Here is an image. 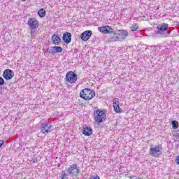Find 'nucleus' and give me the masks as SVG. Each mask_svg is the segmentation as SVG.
Returning <instances> with one entry per match:
<instances>
[{
  "instance_id": "f257e3e1",
  "label": "nucleus",
  "mask_w": 179,
  "mask_h": 179,
  "mask_svg": "<svg viewBox=\"0 0 179 179\" xmlns=\"http://www.w3.org/2000/svg\"><path fill=\"white\" fill-rule=\"evenodd\" d=\"M98 30L102 34H110L108 41L114 43L115 41H124L128 37V31L124 29L114 31V29L108 25L100 27Z\"/></svg>"
},
{
  "instance_id": "f03ea898",
  "label": "nucleus",
  "mask_w": 179,
  "mask_h": 179,
  "mask_svg": "<svg viewBox=\"0 0 179 179\" xmlns=\"http://www.w3.org/2000/svg\"><path fill=\"white\" fill-rule=\"evenodd\" d=\"M79 173H80V168L78 167V164H71L69 168L66 169L65 171H62L60 173L61 179H68V177H76Z\"/></svg>"
},
{
  "instance_id": "7ed1b4c3",
  "label": "nucleus",
  "mask_w": 179,
  "mask_h": 179,
  "mask_svg": "<svg viewBox=\"0 0 179 179\" xmlns=\"http://www.w3.org/2000/svg\"><path fill=\"white\" fill-rule=\"evenodd\" d=\"M96 96V92L94 90L90 88H85L80 92V97L83 100H92Z\"/></svg>"
},
{
  "instance_id": "20e7f679",
  "label": "nucleus",
  "mask_w": 179,
  "mask_h": 179,
  "mask_svg": "<svg viewBox=\"0 0 179 179\" xmlns=\"http://www.w3.org/2000/svg\"><path fill=\"white\" fill-rule=\"evenodd\" d=\"M94 121L96 124H101V122H104V121H106V115L103 110L97 109L94 111Z\"/></svg>"
},
{
  "instance_id": "39448f33",
  "label": "nucleus",
  "mask_w": 179,
  "mask_h": 179,
  "mask_svg": "<svg viewBox=\"0 0 179 179\" xmlns=\"http://www.w3.org/2000/svg\"><path fill=\"white\" fill-rule=\"evenodd\" d=\"M162 149H163V147L160 144L155 146L151 145L150 147V156L152 157H160L162 153Z\"/></svg>"
},
{
  "instance_id": "423d86ee",
  "label": "nucleus",
  "mask_w": 179,
  "mask_h": 179,
  "mask_svg": "<svg viewBox=\"0 0 179 179\" xmlns=\"http://www.w3.org/2000/svg\"><path fill=\"white\" fill-rule=\"evenodd\" d=\"M40 132L43 135H45V134H50V132H52V125L50 122H45L41 124L40 127Z\"/></svg>"
},
{
  "instance_id": "0eeeda50",
  "label": "nucleus",
  "mask_w": 179,
  "mask_h": 179,
  "mask_svg": "<svg viewBox=\"0 0 179 179\" xmlns=\"http://www.w3.org/2000/svg\"><path fill=\"white\" fill-rule=\"evenodd\" d=\"M65 80L69 83H76L78 74L73 71H68L66 74Z\"/></svg>"
},
{
  "instance_id": "6e6552de",
  "label": "nucleus",
  "mask_w": 179,
  "mask_h": 179,
  "mask_svg": "<svg viewBox=\"0 0 179 179\" xmlns=\"http://www.w3.org/2000/svg\"><path fill=\"white\" fill-rule=\"evenodd\" d=\"M38 21L35 17L29 18L27 21V26L31 30H36L38 27Z\"/></svg>"
},
{
  "instance_id": "1a4fd4ad",
  "label": "nucleus",
  "mask_w": 179,
  "mask_h": 179,
  "mask_svg": "<svg viewBox=\"0 0 179 179\" xmlns=\"http://www.w3.org/2000/svg\"><path fill=\"white\" fill-rule=\"evenodd\" d=\"M13 76H15V73L11 69H7L3 72V78H4L6 80H10Z\"/></svg>"
},
{
  "instance_id": "9d476101",
  "label": "nucleus",
  "mask_w": 179,
  "mask_h": 179,
  "mask_svg": "<svg viewBox=\"0 0 179 179\" xmlns=\"http://www.w3.org/2000/svg\"><path fill=\"white\" fill-rule=\"evenodd\" d=\"M93 32L90 30H87L80 34V38L83 41H87L92 37Z\"/></svg>"
},
{
  "instance_id": "9b49d317",
  "label": "nucleus",
  "mask_w": 179,
  "mask_h": 179,
  "mask_svg": "<svg viewBox=\"0 0 179 179\" xmlns=\"http://www.w3.org/2000/svg\"><path fill=\"white\" fill-rule=\"evenodd\" d=\"M64 49L61 46H53L50 48H48L47 51L49 54H58V52H61Z\"/></svg>"
},
{
  "instance_id": "f8f14e48",
  "label": "nucleus",
  "mask_w": 179,
  "mask_h": 179,
  "mask_svg": "<svg viewBox=\"0 0 179 179\" xmlns=\"http://www.w3.org/2000/svg\"><path fill=\"white\" fill-rule=\"evenodd\" d=\"M62 40L65 44H70V43L72 41V34L70 32L64 33Z\"/></svg>"
},
{
  "instance_id": "ddd939ff",
  "label": "nucleus",
  "mask_w": 179,
  "mask_h": 179,
  "mask_svg": "<svg viewBox=\"0 0 179 179\" xmlns=\"http://www.w3.org/2000/svg\"><path fill=\"white\" fill-rule=\"evenodd\" d=\"M92 134H93V129H92V127L88 126L83 127V135H85V136H90V135H92Z\"/></svg>"
},
{
  "instance_id": "4468645a",
  "label": "nucleus",
  "mask_w": 179,
  "mask_h": 179,
  "mask_svg": "<svg viewBox=\"0 0 179 179\" xmlns=\"http://www.w3.org/2000/svg\"><path fill=\"white\" fill-rule=\"evenodd\" d=\"M168 29H169V24H166V23H163L157 27V30H158L159 31H161V33L167 31Z\"/></svg>"
},
{
  "instance_id": "2eb2a0df",
  "label": "nucleus",
  "mask_w": 179,
  "mask_h": 179,
  "mask_svg": "<svg viewBox=\"0 0 179 179\" xmlns=\"http://www.w3.org/2000/svg\"><path fill=\"white\" fill-rule=\"evenodd\" d=\"M52 41L55 45H59V44H61V38L58 34H53L52 36Z\"/></svg>"
},
{
  "instance_id": "dca6fc26",
  "label": "nucleus",
  "mask_w": 179,
  "mask_h": 179,
  "mask_svg": "<svg viewBox=\"0 0 179 179\" xmlns=\"http://www.w3.org/2000/svg\"><path fill=\"white\" fill-rule=\"evenodd\" d=\"M170 33H171L170 31H167L166 33H163L160 31H155L153 35L157 36V34H160L161 36H162V37H169V36H170Z\"/></svg>"
},
{
  "instance_id": "f3484780",
  "label": "nucleus",
  "mask_w": 179,
  "mask_h": 179,
  "mask_svg": "<svg viewBox=\"0 0 179 179\" xmlns=\"http://www.w3.org/2000/svg\"><path fill=\"white\" fill-rule=\"evenodd\" d=\"M38 15L39 17H45V10L44 8H41L38 10Z\"/></svg>"
},
{
  "instance_id": "a211bd4d",
  "label": "nucleus",
  "mask_w": 179,
  "mask_h": 179,
  "mask_svg": "<svg viewBox=\"0 0 179 179\" xmlns=\"http://www.w3.org/2000/svg\"><path fill=\"white\" fill-rule=\"evenodd\" d=\"M171 124L173 129H177L178 128V122L177 120H172Z\"/></svg>"
},
{
  "instance_id": "6ab92c4d",
  "label": "nucleus",
  "mask_w": 179,
  "mask_h": 179,
  "mask_svg": "<svg viewBox=\"0 0 179 179\" xmlns=\"http://www.w3.org/2000/svg\"><path fill=\"white\" fill-rule=\"evenodd\" d=\"M118 106H120V99H118V98H115L113 99V108H115V107H118Z\"/></svg>"
},
{
  "instance_id": "aec40b11",
  "label": "nucleus",
  "mask_w": 179,
  "mask_h": 179,
  "mask_svg": "<svg viewBox=\"0 0 179 179\" xmlns=\"http://www.w3.org/2000/svg\"><path fill=\"white\" fill-rule=\"evenodd\" d=\"M130 29L131 31H136V30L139 29V25H138V24H133Z\"/></svg>"
},
{
  "instance_id": "412c9836",
  "label": "nucleus",
  "mask_w": 179,
  "mask_h": 179,
  "mask_svg": "<svg viewBox=\"0 0 179 179\" xmlns=\"http://www.w3.org/2000/svg\"><path fill=\"white\" fill-rule=\"evenodd\" d=\"M113 108H114V111H115L118 114H121V113H122V109H121V108H120V105Z\"/></svg>"
},
{
  "instance_id": "4be33fe9",
  "label": "nucleus",
  "mask_w": 179,
  "mask_h": 179,
  "mask_svg": "<svg viewBox=\"0 0 179 179\" xmlns=\"http://www.w3.org/2000/svg\"><path fill=\"white\" fill-rule=\"evenodd\" d=\"M172 135L175 138H179V130H173L172 132Z\"/></svg>"
},
{
  "instance_id": "5701e85b",
  "label": "nucleus",
  "mask_w": 179,
  "mask_h": 179,
  "mask_svg": "<svg viewBox=\"0 0 179 179\" xmlns=\"http://www.w3.org/2000/svg\"><path fill=\"white\" fill-rule=\"evenodd\" d=\"M3 85H5V80L0 76V86H3Z\"/></svg>"
},
{
  "instance_id": "b1692460",
  "label": "nucleus",
  "mask_w": 179,
  "mask_h": 179,
  "mask_svg": "<svg viewBox=\"0 0 179 179\" xmlns=\"http://www.w3.org/2000/svg\"><path fill=\"white\" fill-rule=\"evenodd\" d=\"M5 145V141L3 140H0V148H2Z\"/></svg>"
},
{
  "instance_id": "393cba45",
  "label": "nucleus",
  "mask_w": 179,
  "mask_h": 179,
  "mask_svg": "<svg viewBox=\"0 0 179 179\" xmlns=\"http://www.w3.org/2000/svg\"><path fill=\"white\" fill-rule=\"evenodd\" d=\"M33 163H37V162H38V160L37 159V157H34V159H32Z\"/></svg>"
},
{
  "instance_id": "a878e982",
  "label": "nucleus",
  "mask_w": 179,
  "mask_h": 179,
  "mask_svg": "<svg viewBox=\"0 0 179 179\" xmlns=\"http://www.w3.org/2000/svg\"><path fill=\"white\" fill-rule=\"evenodd\" d=\"M176 164H179V155L176 157Z\"/></svg>"
},
{
  "instance_id": "bb28decb",
  "label": "nucleus",
  "mask_w": 179,
  "mask_h": 179,
  "mask_svg": "<svg viewBox=\"0 0 179 179\" xmlns=\"http://www.w3.org/2000/svg\"><path fill=\"white\" fill-rule=\"evenodd\" d=\"M90 179H100V176H98L97 175H96L93 177V178H90Z\"/></svg>"
},
{
  "instance_id": "cd10ccee",
  "label": "nucleus",
  "mask_w": 179,
  "mask_h": 179,
  "mask_svg": "<svg viewBox=\"0 0 179 179\" xmlns=\"http://www.w3.org/2000/svg\"><path fill=\"white\" fill-rule=\"evenodd\" d=\"M176 147L177 149H178V148H179V144H178V143L176 144Z\"/></svg>"
},
{
  "instance_id": "c85d7f7f",
  "label": "nucleus",
  "mask_w": 179,
  "mask_h": 179,
  "mask_svg": "<svg viewBox=\"0 0 179 179\" xmlns=\"http://www.w3.org/2000/svg\"><path fill=\"white\" fill-rule=\"evenodd\" d=\"M0 94H2V90H0Z\"/></svg>"
},
{
  "instance_id": "c756f323",
  "label": "nucleus",
  "mask_w": 179,
  "mask_h": 179,
  "mask_svg": "<svg viewBox=\"0 0 179 179\" xmlns=\"http://www.w3.org/2000/svg\"><path fill=\"white\" fill-rule=\"evenodd\" d=\"M22 2H24V1H26V0H22Z\"/></svg>"
},
{
  "instance_id": "7c9ffc66",
  "label": "nucleus",
  "mask_w": 179,
  "mask_h": 179,
  "mask_svg": "<svg viewBox=\"0 0 179 179\" xmlns=\"http://www.w3.org/2000/svg\"><path fill=\"white\" fill-rule=\"evenodd\" d=\"M33 34V31L31 32V36Z\"/></svg>"
},
{
  "instance_id": "2f4dec72",
  "label": "nucleus",
  "mask_w": 179,
  "mask_h": 179,
  "mask_svg": "<svg viewBox=\"0 0 179 179\" xmlns=\"http://www.w3.org/2000/svg\"><path fill=\"white\" fill-rule=\"evenodd\" d=\"M175 142H177V140H175Z\"/></svg>"
},
{
  "instance_id": "473e14b6",
  "label": "nucleus",
  "mask_w": 179,
  "mask_h": 179,
  "mask_svg": "<svg viewBox=\"0 0 179 179\" xmlns=\"http://www.w3.org/2000/svg\"><path fill=\"white\" fill-rule=\"evenodd\" d=\"M0 100H1V98H0Z\"/></svg>"
}]
</instances>
